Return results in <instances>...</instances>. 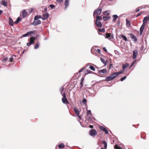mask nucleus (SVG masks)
<instances>
[{
	"mask_svg": "<svg viewBox=\"0 0 149 149\" xmlns=\"http://www.w3.org/2000/svg\"><path fill=\"white\" fill-rule=\"evenodd\" d=\"M97 133L95 130L91 129L89 132V134L90 136L95 137L97 135Z\"/></svg>",
	"mask_w": 149,
	"mask_h": 149,
	"instance_id": "1",
	"label": "nucleus"
},
{
	"mask_svg": "<svg viewBox=\"0 0 149 149\" xmlns=\"http://www.w3.org/2000/svg\"><path fill=\"white\" fill-rule=\"evenodd\" d=\"M102 9L100 8H99L97 10L94 11L93 13V15L94 16L95 15H100L102 12Z\"/></svg>",
	"mask_w": 149,
	"mask_h": 149,
	"instance_id": "2",
	"label": "nucleus"
},
{
	"mask_svg": "<svg viewBox=\"0 0 149 149\" xmlns=\"http://www.w3.org/2000/svg\"><path fill=\"white\" fill-rule=\"evenodd\" d=\"M146 24V23H145L144 22L143 23L142 25H141V27L140 29V35H142L143 30L144 29V27L145 26Z\"/></svg>",
	"mask_w": 149,
	"mask_h": 149,
	"instance_id": "3",
	"label": "nucleus"
},
{
	"mask_svg": "<svg viewBox=\"0 0 149 149\" xmlns=\"http://www.w3.org/2000/svg\"><path fill=\"white\" fill-rule=\"evenodd\" d=\"M105 38H108L109 39H113V36L111 33H106Z\"/></svg>",
	"mask_w": 149,
	"mask_h": 149,
	"instance_id": "4",
	"label": "nucleus"
},
{
	"mask_svg": "<svg viewBox=\"0 0 149 149\" xmlns=\"http://www.w3.org/2000/svg\"><path fill=\"white\" fill-rule=\"evenodd\" d=\"M49 14L48 13H45L43 14L42 17V19L45 20L49 17Z\"/></svg>",
	"mask_w": 149,
	"mask_h": 149,
	"instance_id": "5",
	"label": "nucleus"
},
{
	"mask_svg": "<svg viewBox=\"0 0 149 149\" xmlns=\"http://www.w3.org/2000/svg\"><path fill=\"white\" fill-rule=\"evenodd\" d=\"M133 55L132 57L134 59H136L138 54V52L137 50H134L133 52Z\"/></svg>",
	"mask_w": 149,
	"mask_h": 149,
	"instance_id": "6",
	"label": "nucleus"
},
{
	"mask_svg": "<svg viewBox=\"0 0 149 149\" xmlns=\"http://www.w3.org/2000/svg\"><path fill=\"white\" fill-rule=\"evenodd\" d=\"M99 128L103 131L105 132L106 134H109V132L104 127L100 126L99 127Z\"/></svg>",
	"mask_w": 149,
	"mask_h": 149,
	"instance_id": "7",
	"label": "nucleus"
},
{
	"mask_svg": "<svg viewBox=\"0 0 149 149\" xmlns=\"http://www.w3.org/2000/svg\"><path fill=\"white\" fill-rule=\"evenodd\" d=\"M41 23V21L39 20H35L33 22V25L34 26H36L40 24Z\"/></svg>",
	"mask_w": 149,
	"mask_h": 149,
	"instance_id": "8",
	"label": "nucleus"
},
{
	"mask_svg": "<svg viewBox=\"0 0 149 149\" xmlns=\"http://www.w3.org/2000/svg\"><path fill=\"white\" fill-rule=\"evenodd\" d=\"M131 38L133 39H134V41L136 42L137 41L136 37L133 33H131L130 34Z\"/></svg>",
	"mask_w": 149,
	"mask_h": 149,
	"instance_id": "9",
	"label": "nucleus"
},
{
	"mask_svg": "<svg viewBox=\"0 0 149 149\" xmlns=\"http://www.w3.org/2000/svg\"><path fill=\"white\" fill-rule=\"evenodd\" d=\"M96 24L99 27H101L102 25L101 22L98 20H96L95 21Z\"/></svg>",
	"mask_w": 149,
	"mask_h": 149,
	"instance_id": "10",
	"label": "nucleus"
},
{
	"mask_svg": "<svg viewBox=\"0 0 149 149\" xmlns=\"http://www.w3.org/2000/svg\"><path fill=\"white\" fill-rule=\"evenodd\" d=\"M27 15V13L25 10H24L22 12V17L23 18H25Z\"/></svg>",
	"mask_w": 149,
	"mask_h": 149,
	"instance_id": "11",
	"label": "nucleus"
},
{
	"mask_svg": "<svg viewBox=\"0 0 149 149\" xmlns=\"http://www.w3.org/2000/svg\"><path fill=\"white\" fill-rule=\"evenodd\" d=\"M35 39V38L33 36L31 37L30 38L29 42L31 44L34 43V41Z\"/></svg>",
	"mask_w": 149,
	"mask_h": 149,
	"instance_id": "12",
	"label": "nucleus"
},
{
	"mask_svg": "<svg viewBox=\"0 0 149 149\" xmlns=\"http://www.w3.org/2000/svg\"><path fill=\"white\" fill-rule=\"evenodd\" d=\"M118 75V74L117 72L113 73L110 75L113 79Z\"/></svg>",
	"mask_w": 149,
	"mask_h": 149,
	"instance_id": "13",
	"label": "nucleus"
},
{
	"mask_svg": "<svg viewBox=\"0 0 149 149\" xmlns=\"http://www.w3.org/2000/svg\"><path fill=\"white\" fill-rule=\"evenodd\" d=\"M62 100L63 102L65 104H69V102L66 99V98H62Z\"/></svg>",
	"mask_w": 149,
	"mask_h": 149,
	"instance_id": "14",
	"label": "nucleus"
},
{
	"mask_svg": "<svg viewBox=\"0 0 149 149\" xmlns=\"http://www.w3.org/2000/svg\"><path fill=\"white\" fill-rule=\"evenodd\" d=\"M69 0H65L64 2V4L65 5V9H66L69 5Z\"/></svg>",
	"mask_w": 149,
	"mask_h": 149,
	"instance_id": "15",
	"label": "nucleus"
},
{
	"mask_svg": "<svg viewBox=\"0 0 149 149\" xmlns=\"http://www.w3.org/2000/svg\"><path fill=\"white\" fill-rule=\"evenodd\" d=\"M148 20H149V15L144 17L143 21V22L147 23V21H148Z\"/></svg>",
	"mask_w": 149,
	"mask_h": 149,
	"instance_id": "16",
	"label": "nucleus"
},
{
	"mask_svg": "<svg viewBox=\"0 0 149 149\" xmlns=\"http://www.w3.org/2000/svg\"><path fill=\"white\" fill-rule=\"evenodd\" d=\"M107 72V70L105 69L100 70L99 71V72L100 74L103 73L106 74Z\"/></svg>",
	"mask_w": 149,
	"mask_h": 149,
	"instance_id": "17",
	"label": "nucleus"
},
{
	"mask_svg": "<svg viewBox=\"0 0 149 149\" xmlns=\"http://www.w3.org/2000/svg\"><path fill=\"white\" fill-rule=\"evenodd\" d=\"M74 110L77 116H79V111L77 109V108H75L74 109Z\"/></svg>",
	"mask_w": 149,
	"mask_h": 149,
	"instance_id": "18",
	"label": "nucleus"
},
{
	"mask_svg": "<svg viewBox=\"0 0 149 149\" xmlns=\"http://www.w3.org/2000/svg\"><path fill=\"white\" fill-rule=\"evenodd\" d=\"M13 22L12 19L10 18H9V24L10 25L13 26Z\"/></svg>",
	"mask_w": 149,
	"mask_h": 149,
	"instance_id": "19",
	"label": "nucleus"
},
{
	"mask_svg": "<svg viewBox=\"0 0 149 149\" xmlns=\"http://www.w3.org/2000/svg\"><path fill=\"white\" fill-rule=\"evenodd\" d=\"M113 19L112 21L113 22H115L116 21L117 18L118 17L117 15H115L113 16Z\"/></svg>",
	"mask_w": 149,
	"mask_h": 149,
	"instance_id": "20",
	"label": "nucleus"
},
{
	"mask_svg": "<svg viewBox=\"0 0 149 149\" xmlns=\"http://www.w3.org/2000/svg\"><path fill=\"white\" fill-rule=\"evenodd\" d=\"M129 65V64L128 63H126L125 65H123V69L125 70L126 68L128 67Z\"/></svg>",
	"mask_w": 149,
	"mask_h": 149,
	"instance_id": "21",
	"label": "nucleus"
},
{
	"mask_svg": "<svg viewBox=\"0 0 149 149\" xmlns=\"http://www.w3.org/2000/svg\"><path fill=\"white\" fill-rule=\"evenodd\" d=\"M112 80H113V79L110 75L109 76L105 78V80L106 81H110Z\"/></svg>",
	"mask_w": 149,
	"mask_h": 149,
	"instance_id": "22",
	"label": "nucleus"
},
{
	"mask_svg": "<svg viewBox=\"0 0 149 149\" xmlns=\"http://www.w3.org/2000/svg\"><path fill=\"white\" fill-rule=\"evenodd\" d=\"M126 25L127 27H130V22L127 19H126Z\"/></svg>",
	"mask_w": 149,
	"mask_h": 149,
	"instance_id": "23",
	"label": "nucleus"
},
{
	"mask_svg": "<svg viewBox=\"0 0 149 149\" xmlns=\"http://www.w3.org/2000/svg\"><path fill=\"white\" fill-rule=\"evenodd\" d=\"M65 146L64 145L63 143H61L58 145V147L60 149L64 148Z\"/></svg>",
	"mask_w": 149,
	"mask_h": 149,
	"instance_id": "24",
	"label": "nucleus"
},
{
	"mask_svg": "<svg viewBox=\"0 0 149 149\" xmlns=\"http://www.w3.org/2000/svg\"><path fill=\"white\" fill-rule=\"evenodd\" d=\"M21 18L19 17L17 19L16 21L14 22L15 24H17L21 21Z\"/></svg>",
	"mask_w": 149,
	"mask_h": 149,
	"instance_id": "25",
	"label": "nucleus"
},
{
	"mask_svg": "<svg viewBox=\"0 0 149 149\" xmlns=\"http://www.w3.org/2000/svg\"><path fill=\"white\" fill-rule=\"evenodd\" d=\"M120 36H121L123 39L125 40V41H127V39L126 38V37L124 35H120Z\"/></svg>",
	"mask_w": 149,
	"mask_h": 149,
	"instance_id": "26",
	"label": "nucleus"
},
{
	"mask_svg": "<svg viewBox=\"0 0 149 149\" xmlns=\"http://www.w3.org/2000/svg\"><path fill=\"white\" fill-rule=\"evenodd\" d=\"M42 18V17L41 15H37L35 16L34 17L35 20H37L38 19Z\"/></svg>",
	"mask_w": 149,
	"mask_h": 149,
	"instance_id": "27",
	"label": "nucleus"
},
{
	"mask_svg": "<svg viewBox=\"0 0 149 149\" xmlns=\"http://www.w3.org/2000/svg\"><path fill=\"white\" fill-rule=\"evenodd\" d=\"M101 61L105 64V65H106L107 63V61H105V60L104 59V58H101L100 59Z\"/></svg>",
	"mask_w": 149,
	"mask_h": 149,
	"instance_id": "28",
	"label": "nucleus"
},
{
	"mask_svg": "<svg viewBox=\"0 0 149 149\" xmlns=\"http://www.w3.org/2000/svg\"><path fill=\"white\" fill-rule=\"evenodd\" d=\"M110 17L108 16H104L103 17V19L104 21L108 20Z\"/></svg>",
	"mask_w": 149,
	"mask_h": 149,
	"instance_id": "29",
	"label": "nucleus"
},
{
	"mask_svg": "<svg viewBox=\"0 0 149 149\" xmlns=\"http://www.w3.org/2000/svg\"><path fill=\"white\" fill-rule=\"evenodd\" d=\"M98 31L100 32H104L105 31V30L104 28L99 29Z\"/></svg>",
	"mask_w": 149,
	"mask_h": 149,
	"instance_id": "30",
	"label": "nucleus"
},
{
	"mask_svg": "<svg viewBox=\"0 0 149 149\" xmlns=\"http://www.w3.org/2000/svg\"><path fill=\"white\" fill-rule=\"evenodd\" d=\"M2 4L5 6H7V3L4 1H2Z\"/></svg>",
	"mask_w": 149,
	"mask_h": 149,
	"instance_id": "31",
	"label": "nucleus"
},
{
	"mask_svg": "<svg viewBox=\"0 0 149 149\" xmlns=\"http://www.w3.org/2000/svg\"><path fill=\"white\" fill-rule=\"evenodd\" d=\"M114 148L116 149H122V148L120 146L117 144H116L114 146Z\"/></svg>",
	"mask_w": 149,
	"mask_h": 149,
	"instance_id": "32",
	"label": "nucleus"
},
{
	"mask_svg": "<svg viewBox=\"0 0 149 149\" xmlns=\"http://www.w3.org/2000/svg\"><path fill=\"white\" fill-rule=\"evenodd\" d=\"M39 42H37L35 44V45L34 47V48L35 49H36L38 48L39 47Z\"/></svg>",
	"mask_w": 149,
	"mask_h": 149,
	"instance_id": "33",
	"label": "nucleus"
},
{
	"mask_svg": "<svg viewBox=\"0 0 149 149\" xmlns=\"http://www.w3.org/2000/svg\"><path fill=\"white\" fill-rule=\"evenodd\" d=\"M35 32V31H30L29 32H27L28 34V36H31L33 35V34Z\"/></svg>",
	"mask_w": 149,
	"mask_h": 149,
	"instance_id": "34",
	"label": "nucleus"
},
{
	"mask_svg": "<svg viewBox=\"0 0 149 149\" xmlns=\"http://www.w3.org/2000/svg\"><path fill=\"white\" fill-rule=\"evenodd\" d=\"M102 143L104 145V148H107V144L106 142L104 141H102Z\"/></svg>",
	"mask_w": 149,
	"mask_h": 149,
	"instance_id": "35",
	"label": "nucleus"
},
{
	"mask_svg": "<svg viewBox=\"0 0 149 149\" xmlns=\"http://www.w3.org/2000/svg\"><path fill=\"white\" fill-rule=\"evenodd\" d=\"M96 20H102V17L100 16H99L98 15L96 16Z\"/></svg>",
	"mask_w": 149,
	"mask_h": 149,
	"instance_id": "36",
	"label": "nucleus"
},
{
	"mask_svg": "<svg viewBox=\"0 0 149 149\" xmlns=\"http://www.w3.org/2000/svg\"><path fill=\"white\" fill-rule=\"evenodd\" d=\"M108 11H106L104 13V15H108L109 14V13L108 12Z\"/></svg>",
	"mask_w": 149,
	"mask_h": 149,
	"instance_id": "37",
	"label": "nucleus"
},
{
	"mask_svg": "<svg viewBox=\"0 0 149 149\" xmlns=\"http://www.w3.org/2000/svg\"><path fill=\"white\" fill-rule=\"evenodd\" d=\"M85 69V67L81 68L79 71V73H80L83 72V71Z\"/></svg>",
	"mask_w": 149,
	"mask_h": 149,
	"instance_id": "38",
	"label": "nucleus"
},
{
	"mask_svg": "<svg viewBox=\"0 0 149 149\" xmlns=\"http://www.w3.org/2000/svg\"><path fill=\"white\" fill-rule=\"evenodd\" d=\"M89 68L92 70H93V71H95V69L94 68V67L93 66H90V67H89Z\"/></svg>",
	"mask_w": 149,
	"mask_h": 149,
	"instance_id": "39",
	"label": "nucleus"
},
{
	"mask_svg": "<svg viewBox=\"0 0 149 149\" xmlns=\"http://www.w3.org/2000/svg\"><path fill=\"white\" fill-rule=\"evenodd\" d=\"M125 70H124V69H123V70H122L120 71L119 72H117V73L118 74V75L119 74H120L122 73L123 72L125 71Z\"/></svg>",
	"mask_w": 149,
	"mask_h": 149,
	"instance_id": "40",
	"label": "nucleus"
},
{
	"mask_svg": "<svg viewBox=\"0 0 149 149\" xmlns=\"http://www.w3.org/2000/svg\"><path fill=\"white\" fill-rule=\"evenodd\" d=\"M136 60H135V61H134L133 62V63H132V64L131 65H130V68H131L132 67V66H133V65L134 64H135L136 63Z\"/></svg>",
	"mask_w": 149,
	"mask_h": 149,
	"instance_id": "41",
	"label": "nucleus"
},
{
	"mask_svg": "<svg viewBox=\"0 0 149 149\" xmlns=\"http://www.w3.org/2000/svg\"><path fill=\"white\" fill-rule=\"evenodd\" d=\"M13 55H12L11 57L10 58L9 61L10 62H12L13 60Z\"/></svg>",
	"mask_w": 149,
	"mask_h": 149,
	"instance_id": "42",
	"label": "nucleus"
},
{
	"mask_svg": "<svg viewBox=\"0 0 149 149\" xmlns=\"http://www.w3.org/2000/svg\"><path fill=\"white\" fill-rule=\"evenodd\" d=\"M87 72H88V74H93L94 72L90 70L87 69Z\"/></svg>",
	"mask_w": 149,
	"mask_h": 149,
	"instance_id": "43",
	"label": "nucleus"
},
{
	"mask_svg": "<svg viewBox=\"0 0 149 149\" xmlns=\"http://www.w3.org/2000/svg\"><path fill=\"white\" fill-rule=\"evenodd\" d=\"M87 100L85 99H84L82 102L84 104H85Z\"/></svg>",
	"mask_w": 149,
	"mask_h": 149,
	"instance_id": "44",
	"label": "nucleus"
},
{
	"mask_svg": "<svg viewBox=\"0 0 149 149\" xmlns=\"http://www.w3.org/2000/svg\"><path fill=\"white\" fill-rule=\"evenodd\" d=\"M49 6L52 8L53 9L54 8L55 6L54 5L51 4Z\"/></svg>",
	"mask_w": 149,
	"mask_h": 149,
	"instance_id": "45",
	"label": "nucleus"
},
{
	"mask_svg": "<svg viewBox=\"0 0 149 149\" xmlns=\"http://www.w3.org/2000/svg\"><path fill=\"white\" fill-rule=\"evenodd\" d=\"M126 78V76H125L121 78L120 79V81H123Z\"/></svg>",
	"mask_w": 149,
	"mask_h": 149,
	"instance_id": "46",
	"label": "nucleus"
},
{
	"mask_svg": "<svg viewBox=\"0 0 149 149\" xmlns=\"http://www.w3.org/2000/svg\"><path fill=\"white\" fill-rule=\"evenodd\" d=\"M88 74V72H87V69H86L84 72V74L85 75H86Z\"/></svg>",
	"mask_w": 149,
	"mask_h": 149,
	"instance_id": "47",
	"label": "nucleus"
},
{
	"mask_svg": "<svg viewBox=\"0 0 149 149\" xmlns=\"http://www.w3.org/2000/svg\"><path fill=\"white\" fill-rule=\"evenodd\" d=\"M87 113L88 115H91V111L90 110H88L87 111Z\"/></svg>",
	"mask_w": 149,
	"mask_h": 149,
	"instance_id": "48",
	"label": "nucleus"
},
{
	"mask_svg": "<svg viewBox=\"0 0 149 149\" xmlns=\"http://www.w3.org/2000/svg\"><path fill=\"white\" fill-rule=\"evenodd\" d=\"M28 36V34L27 33V32L26 33V34L23 35L22 36L23 37H25L27 36Z\"/></svg>",
	"mask_w": 149,
	"mask_h": 149,
	"instance_id": "49",
	"label": "nucleus"
},
{
	"mask_svg": "<svg viewBox=\"0 0 149 149\" xmlns=\"http://www.w3.org/2000/svg\"><path fill=\"white\" fill-rule=\"evenodd\" d=\"M142 13H139L136 16V17H137L141 15L142 14Z\"/></svg>",
	"mask_w": 149,
	"mask_h": 149,
	"instance_id": "50",
	"label": "nucleus"
},
{
	"mask_svg": "<svg viewBox=\"0 0 149 149\" xmlns=\"http://www.w3.org/2000/svg\"><path fill=\"white\" fill-rule=\"evenodd\" d=\"M103 50L105 52H107V50L106 48L105 47H104L103 48Z\"/></svg>",
	"mask_w": 149,
	"mask_h": 149,
	"instance_id": "51",
	"label": "nucleus"
},
{
	"mask_svg": "<svg viewBox=\"0 0 149 149\" xmlns=\"http://www.w3.org/2000/svg\"><path fill=\"white\" fill-rule=\"evenodd\" d=\"M31 44L29 42H28L27 43V45L28 46H30Z\"/></svg>",
	"mask_w": 149,
	"mask_h": 149,
	"instance_id": "52",
	"label": "nucleus"
},
{
	"mask_svg": "<svg viewBox=\"0 0 149 149\" xmlns=\"http://www.w3.org/2000/svg\"><path fill=\"white\" fill-rule=\"evenodd\" d=\"M56 1L58 2L61 3L63 1V0H56Z\"/></svg>",
	"mask_w": 149,
	"mask_h": 149,
	"instance_id": "53",
	"label": "nucleus"
},
{
	"mask_svg": "<svg viewBox=\"0 0 149 149\" xmlns=\"http://www.w3.org/2000/svg\"><path fill=\"white\" fill-rule=\"evenodd\" d=\"M84 78L82 77L81 79V82L83 83L84 81Z\"/></svg>",
	"mask_w": 149,
	"mask_h": 149,
	"instance_id": "54",
	"label": "nucleus"
},
{
	"mask_svg": "<svg viewBox=\"0 0 149 149\" xmlns=\"http://www.w3.org/2000/svg\"><path fill=\"white\" fill-rule=\"evenodd\" d=\"M63 98H66V96H65V93H64L63 94Z\"/></svg>",
	"mask_w": 149,
	"mask_h": 149,
	"instance_id": "55",
	"label": "nucleus"
},
{
	"mask_svg": "<svg viewBox=\"0 0 149 149\" xmlns=\"http://www.w3.org/2000/svg\"><path fill=\"white\" fill-rule=\"evenodd\" d=\"M80 85L81 86L80 87V88H81L83 86V83L80 82Z\"/></svg>",
	"mask_w": 149,
	"mask_h": 149,
	"instance_id": "56",
	"label": "nucleus"
},
{
	"mask_svg": "<svg viewBox=\"0 0 149 149\" xmlns=\"http://www.w3.org/2000/svg\"><path fill=\"white\" fill-rule=\"evenodd\" d=\"M8 60V58H5L3 59V61L6 62Z\"/></svg>",
	"mask_w": 149,
	"mask_h": 149,
	"instance_id": "57",
	"label": "nucleus"
},
{
	"mask_svg": "<svg viewBox=\"0 0 149 149\" xmlns=\"http://www.w3.org/2000/svg\"><path fill=\"white\" fill-rule=\"evenodd\" d=\"M47 8H45L44 9V10L45 12H46L47 11Z\"/></svg>",
	"mask_w": 149,
	"mask_h": 149,
	"instance_id": "58",
	"label": "nucleus"
},
{
	"mask_svg": "<svg viewBox=\"0 0 149 149\" xmlns=\"http://www.w3.org/2000/svg\"><path fill=\"white\" fill-rule=\"evenodd\" d=\"M140 10V9L139 8H136V12H137Z\"/></svg>",
	"mask_w": 149,
	"mask_h": 149,
	"instance_id": "59",
	"label": "nucleus"
},
{
	"mask_svg": "<svg viewBox=\"0 0 149 149\" xmlns=\"http://www.w3.org/2000/svg\"><path fill=\"white\" fill-rule=\"evenodd\" d=\"M112 66H113L112 64L111 63H110L109 64V68H110Z\"/></svg>",
	"mask_w": 149,
	"mask_h": 149,
	"instance_id": "60",
	"label": "nucleus"
},
{
	"mask_svg": "<svg viewBox=\"0 0 149 149\" xmlns=\"http://www.w3.org/2000/svg\"><path fill=\"white\" fill-rule=\"evenodd\" d=\"M79 118L80 120H81V116L80 115H79V116H77Z\"/></svg>",
	"mask_w": 149,
	"mask_h": 149,
	"instance_id": "61",
	"label": "nucleus"
},
{
	"mask_svg": "<svg viewBox=\"0 0 149 149\" xmlns=\"http://www.w3.org/2000/svg\"><path fill=\"white\" fill-rule=\"evenodd\" d=\"M89 127L91 128H92L93 127V126L92 125H90L89 126Z\"/></svg>",
	"mask_w": 149,
	"mask_h": 149,
	"instance_id": "62",
	"label": "nucleus"
},
{
	"mask_svg": "<svg viewBox=\"0 0 149 149\" xmlns=\"http://www.w3.org/2000/svg\"><path fill=\"white\" fill-rule=\"evenodd\" d=\"M63 89H63V88H62V89H61V94H62V91H63Z\"/></svg>",
	"mask_w": 149,
	"mask_h": 149,
	"instance_id": "63",
	"label": "nucleus"
},
{
	"mask_svg": "<svg viewBox=\"0 0 149 149\" xmlns=\"http://www.w3.org/2000/svg\"><path fill=\"white\" fill-rule=\"evenodd\" d=\"M97 51H98V53H100V50L99 49H97Z\"/></svg>",
	"mask_w": 149,
	"mask_h": 149,
	"instance_id": "64",
	"label": "nucleus"
}]
</instances>
